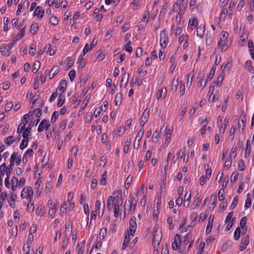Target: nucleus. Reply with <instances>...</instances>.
<instances>
[{
    "label": "nucleus",
    "mask_w": 254,
    "mask_h": 254,
    "mask_svg": "<svg viewBox=\"0 0 254 254\" xmlns=\"http://www.w3.org/2000/svg\"><path fill=\"white\" fill-rule=\"evenodd\" d=\"M162 239V231L158 227H155L153 229L152 245L154 250L157 248Z\"/></svg>",
    "instance_id": "obj_1"
},
{
    "label": "nucleus",
    "mask_w": 254,
    "mask_h": 254,
    "mask_svg": "<svg viewBox=\"0 0 254 254\" xmlns=\"http://www.w3.org/2000/svg\"><path fill=\"white\" fill-rule=\"evenodd\" d=\"M33 195V189L31 187L24 188L21 193V197L22 198L32 199Z\"/></svg>",
    "instance_id": "obj_2"
},
{
    "label": "nucleus",
    "mask_w": 254,
    "mask_h": 254,
    "mask_svg": "<svg viewBox=\"0 0 254 254\" xmlns=\"http://www.w3.org/2000/svg\"><path fill=\"white\" fill-rule=\"evenodd\" d=\"M160 44L162 48H166L168 44V36L165 30L162 31L160 33Z\"/></svg>",
    "instance_id": "obj_3"
},
{
    "label": "nucleus",
    "mask_w": 254,
    "mask_h": 254,
    "mask_svg": "<svg viewBox=\"0 0 254 254\" xmlns=\"http://www.w3.org/2000/svg\"><path fill=\"white\" fill-rule=\"evenodd\" d=\"M121 198L119 199V196H116L113 197L110 196L107 200V208L108 209L111 210L113 207H115V204H117L115 202L116 201L121 202Z\"/></svg>",
    "instance_id": "obj_4"
},
{
    "label": "nucleus",
    "mask_w": 254,
    "mask_h": 254,
    "mask_svg": "<svg viewBox=\"0 0 254 254\" xmlns=\"http://www.w3.org/2000/svg\"><path fill=\"white\" fill-rule=\"evenodd\" d=\"M136 222L135 216H132L129 220V232L131 236H133L136 229Z\"/></svg>",
    "instance_id": "obj_5"
},
{
    "label": "nucleus",
    "mask_w": 254,
    "mask_h": 254,
    "mask_svg": "<svg viewBox=\"0 0 254 254\" xmlns=\"http://www.w3.org/2000/svg\"><path fill=\"white\" fill-rule=\"evenodd\" d=\"M50 126V124L47 120H43L39 125L37 131L39 132H41L43 131L44 129H45L46 130H48Z\"/></svg>",
    "instance_id": "obj_6"
},
{
    "label": "nucleus",
    "mask_w": 254,
    "mask_h": 254,
    "mask_svg": "<svg viewBox=\"0 0 254 254\" xmlns=\"http://www.w3.org/2000/svg\"><path fill=\"white\" fill-rule=\"evenodd\" d=\"M149 113H150V110L147 108L145 109V110L144 111V112L141 116V119H140V126H141V127H143L144 125L147 122V119L149 115Z\"/></svg>",
    "instance_id": "obj_7"
},
{
    "label": "nucleus",
    "mask_w": 254,
    "mask_h": 254,
    "mask_svg": "<svg viewBox=\"0 0 254 254\" xmlns=\"http://www.w3.org/2000/svg\"><path fill=\"white\" fill-rule=\"evenodd\" d=\"M250 241V238L248 235H246L244 238L242 239L240 245V251H243L245 250L247 246L249 245Z\"/></svg>",
    "instance_id": "obj_8"
},
{
    "label": "nucleus",
    "mask_w": 254,
    "mask_h": 254,
    "mask_svg": "<svg viewBox=\"0 0 254 254\" xmlns=\"http://www.w3.org/2000/svg\"><path fill=\"white\" fill-rule=\"evenodd\" d=\"M45 11L42 9V7L41 6H37L34 12V14L35 16H37L38 18L41 19L44 15Z\"/></svg>",
    "instance_id": "obj_9"
},
{
    "label": "nucleus",
    "mask_w": 254,
    "mask_h": 254,
    "mask_svg": "<svg viewBox=\"0 0 254 254\" xmlns=\"http://www.w3.org/2000/svg\"><path fill=\"white\" fill-rule=\"evenodd\" d=\"M167 88L166 87L159 89L156 94V99H159L162 97L164 98L167 94Z\"/></svg>",
    "instance_id": "obj_10"
},
{
    "label": "nucleus",
    "mask_w": 254,
    "mask_h": 254,
    "mask_svg": "<svg viewBox=\"0 0 254 254\" xmlns=\"http://www.w3.org/2000/svg\"><path fill=\"white\" fill-rule=\"evenodd\" d=\"M120 197H121V203L120 201H118L117 204H115L114 216L116 218H117L119 216L120 206L123 203L122 194L121 193H120Z\"/></svg>",
    "instance_id": "obj_11"
},
{
    "label": "nucleus",
    "mask_w": 254,
    "mask_h": 254,
    "mask_svg": "<svg viewBox=\"0 0 254 254\" xmlns=\"http://www.w3.org/2000/svg\"><path fill=\"white\" fill-rule=\"evenodd\" d=\"M0 50L1 54L4 56H8L9 55V48L6 46V44H3L1 45Z\"/></svg>",
    "instance_id": "obj_12"
},
{
    "label": "nucleus",
    "mask_w": 254,
    "mask_h": 254,
    "mask_svg": "<svg viewBox=\"0 0 254 254\" xmlns=\"http://www.w3.org/2000/svg\"><path fill=\"white\" fill-rule=\"evenodd\" d=\"M67 81L63 79L61 81L57 90H59L60 92H61V94H62L65 91Z\"/></svg>",
    "instance_id": "obj_13"
},
{
    "label": "nucleus",
    "mask_w": 254,
    "mask_h": 254,
    "mask_svg": "<svg viewBox=\"0 0 254 254\" xmlns=\"http://www.w3.org/2000/svg\"><path fill=\"white\" fill-rule=\"evenodd\" d=\"M248 47L251 57L254 60V44L251 40H249L248 41Z\"/></svg>",
    "instance_id": "obj_14"
},
{
    "label": "nucleus",
    "mask_w": 254,
    "mask_h": 254,
    "mask_svg": "<svg viewBox=\"0 0 254 254\" xmlns=\"http://www.w3.org/2000/svg\"><path fill=\"white\" fill-rule=\"evenodd\" d=\"M60 71V67L59 66H55L50 70L49 78L52 79Z\"/></svg>",
    "instance_id": "obj_15"
},
{
    "label": "nucleus",
    "mask_w": 254,
    "mask_h": 254,
    "mask_svg": "<svg viewBox=\"0 0 254 254\" xmlns=\"http://www.w3.org/2000/svg\"><path fill=\"white\" fill-rule=\"evenodd\" d=\"M18 179L15 177H13L11 180V189L12 191H15L18 186Z\"/></svg>",
    "instance_id": "obj_16"
},
{
    "label": "nucleus",
    "mask_w": 254,
    "mask_h": 254,
    "mask_svg": "<svg viewBox=\"0 0 254 254\" xmlns=\"http://www.w3.org/2000/svg\"><path fill=\"white\" fill-rule=\"evenodd\" d=\"M128 78L129 74L128 73L125 72L121 80L120 86L122 87L124 86V87H126L128 83Z\"/></svg>",
    "instance_id": "obj_17"
},
{
    "label": "nucleus",
    "mask_w": 254,
    "mask_h": 254,
    "mask_svg": "<svg viewBox=\"0 0 254 254\" xmlns=\"http://www.w3.org/2000/svg\"><path fill=\"white\" fill-rule=\"evenodd\" d=\"M205 32V27L203 25H200L197 29V36L202 38Z\"/></svg>",
    "instance_id": "obj_18"
},
{
    "label": "nucleus",
    "mask_w": 254,
    "mask_h": 254,
    "mask_svg": "<svg viewBox=\"0 0 254 254\" xmlns=\"http://www.w3.org/2000/svg\"><path fill=\"white\" fill-rule=\"evenodd\" d=\"M228 37V33L227 32H222V35L218 41V47L222 44Z\"/></svg>",
    "instance_id": "obj_19"
},
{
    "label": "nucleus",
    "mask_w": 254,
    "mask_h": 254,
    "mask_svg": "<svg viewBox=\"0 0 254 254\" xmlns=\"http://www.w3.org/2000/svg\"><path fill=\"white\" fill-rule=\"evenodd\" d=\"M251 147L250 141L249 140H247V142H246V151H245V157L246 158L248 157L251 154Z\"/></svg>",
    "instance_id": "obj_20"
},
{
    "label": "nucleus",
    "mask_w": 254,
    "mask_h": 254,
    "mask_svg": "<svg viewBox=\"0 0 254 254\" xmlns=\"http://www.w3.org/2000/svg\"><path fill=\"white\" fill-rule=\"evenodd\" d=\"M213 216L212 217V219L210 220V217L209 218V220L207 225L206 229V233L208 234L210 233L212 230V226H213Z\"/></svg>",
    "instance_id": "obj_21"
},
{
    "label": "nucleus",
    "mask_w": 254,
    "mask_h": 254,
    "mask_svg": "<svg viewBox=\"0 0 254 254\" xmlns=\"http://www.w3.org/2000/svg\"><path fill=\"white\" fill-rule=\"evenodd\" d=\"M32 122L30 123L29 124V126L27 128H25L24 131L22 133V136L25 138H28V135L29 133L31 131V127H30V126H32Z\"/></svg>",
    "instance_id": "obj_22"
},
{
    "label": "nucleus",
    "mask_w": 254,
    "mask_h": 254,
    "mask_svg": "<svg viewBox=\"0 0 254 254\" xmlns=\"http://www.w3.org/2000/svg\"><path fill=\"white\" fill-rule=\"evenodd\" d=\"M137 202V199H136L135 198H132L131 199L129 202V211H131L133 210H134L136 205Z\"/></svg>",
    "instance_id": "obj_23"
},
{
    "label": "nucleus",
    "mask_w": 254,
    "mask_h": 254,
    "mask_svg": "<svg viewBox=\"0 0 254 254\" xmlns=\"http://www.w3.org/2000/svg\"><path fill=\"white\" fill-rule=\"evenodd\" d=\"M36 214L40 217H42L45 214L44 207L42 206H39L36 210Z\"/></svg>",
    "instance_id": "obj_24"
},
{
    "label": "nucleus",
    "mask_w": 254,
    "mask_h": 254,
    "mask_svg": "<svg viewBox=\"0 0 254 254\" xmlns=\"http://www.w3.org/2000/svg\"><path fill=\"white\" fill-rule=\"evenodd\" d=\"M41 65V63L39 61H36L33 64V67L32 68V71L34 73H36L38 69L40 68Z\"/></svg>",
    "instance_id": "obj_25"
},
{
    "label": "nucleus",
    "mask_w": 254,
    "mask_h": 254,
    "mask_svg": "<svg viewBox=\"0 0 254 254\" xmlns=\"http://www.w3.org/2000/svg\"><path fill=\"white\" fill-rule=\"evenodd\" d=\"M58 208V205L57 204H54L52 206V207H51L50 209H49V214L52 216V217H54L55 215V213H56V212Z\"/></svg>",
    "instance_id": "obj_26"
},
{
    "label": "nucleus",
    "mask_w": 254,
    "mask_h": 254,
    "mask_svg": "<svg viewBox=\"0 0 254 254\" xmlns=\"http://www.w3.org/2000/svg\"><path fill=\"white\" fill-rule=\"evenodd\" d=\"M238 167L239 170L240 171H243L245 169V168H246L245 163V161L243 160L240 159L238 163Z\"/></svg>",
    "instance_id": "obj_27"
},
{
    "label": "nucleus",
    "mask_w": 254,
    "mask_h": 254,
    "mask_svg": "<svg viewBox=\"0 0 254 254\" xmlns=\"http://www.w3.org/2000/svg\"><path fill=\"white\" fill-rule=\"evenodd\" d=\"M241 234V229L240 227H238L234 233V239L235 240L237 241L239 239Z\"/></svg>",
    "instance_id": "obj_28"
},
{
    "label": "nucleus",
    "mask_w": 254,
    "mask_h": 254,
    "mask_svg": "<svg viewBox=\"0 0 254 254\" xmlns=\"http://www.w3.org/2000/svg\"><path fill=\"white\" fill-rule=\"evenodd\" d=\"M39 29L38 25L37 23H34L31 25L30 27V32L33 35H35L38 31Z\"/></svg>",
    "instance_id": "obj_29"
},
{
    "label": "nucleus",
    "mask_w": 254,
    "mask_h": 254,
    "mask_svg": "<svg viewBox=\"0 0 254 254\" xmlns=\"http://www.w3.org/2000/svg\"><path fill=\"white\" fill-rule=\"evenodd\" d=\"M15 141V138L13 136H8L5 140L4 141V143L8 145H10Z\"/></svg>",
    "instance_id": "obj_30"
},
{
    "label": "nucleus",
    "mask_w": 254,
    "mask_h": 254,
    "mask_svg": "<svg viewBox=\"0 0 254 254\" xmlns=\"http://www.w3.org/2000/svg\"><path fill=\"white\" fill-rule=\"evenodd\" d=\"M53 187V183L52 182H48L46 184L45 191L46 193H49Z\"/></svg>",
    "instance_id": "obj_31"
},
{
    "label": "nucleus",
    "mask_w": 254,
    "mask_h": 254,
    "mask_svg": "<svg viewBox=\"0 0 254 254\" xmlns=\"http://www.w3.org/2000/svg\"><path fill=\"white\" fill-rule=\"evenodd\" d=\"M28 140H29V138H24V139L22 140V141L19 145V148L20 149L23 150L25 147H27V146L28 145Z\"/></svg>",
    "instance_id": "obj_32"
},
{
    "label": "nucleus",
    "mask_w": 254,
    "mask_h": 254,
    "mask_svg": "<svg viewBox=\"0 0 254 254\" xmlns=\"http://www.w3.org/2000/svg\"><path fill=\"white\" fill-rule=\"evenodd\" d=\"M239 197L238 196H235L233 199L232 202L230 206V209L232 210L235 208L237 206L238 202Z\"/></svg>",
    "instance_id": "obj_33"
},
{
    "label": "nucleus",
    "mask_w": 254,
    "mask_h": 254,
    "mask_svg": "<svg viewBox=\"0 0 254 254\" xmlns=\"http://www.w3.org/2000/svg\"><path fill=\"white\" fill-rule=\"evenodd\" d=\"M122 102V94L120 93L116 95L115 103L116 105H120Z\"/></svg>",
    "instance_id": "obj_34"
},
{
    "label": "nucleus",
    "mask_w": 254,
    "mask_h": 254,
    "mask_svg": "<svg viewBox=\"0 0 254 254\" xmlns=\"http://www.w3.org/2000/svg\"><path fill=\"white\" fill-rule=\"evenodd\" d=\"M107 177V173L105 171L104 174L102 175L101 179L100 182V184L102 186H105L106 184V179Z\"/></svg>",
    "instance_id": "obj_35"
},
{
    "label": "nucleus",
    "mask_w": 254,
    "mask_h": 254,
    "mask_svg": "<svg viewBox=\"0 0 254 254\" xmlns=\"http://www.w3.org/2000/svg\"><path fill=\"white\" fill-rule=\"evenodd\" d=\"M107 229L105 228H102L100 230V239L101 240H104L107 235Z\"/></svg>",
    "instance_id": "obj_36"
},
{
    "label": "nucleus",
    "mask_w": 254,
    "mask_h": 254,
    "mask_svg": "<svg viewBox=\"0 0 254 254\" xmlns=\"http://www.w3.org/2000/svg\"><path fill=\"white\" fill-rule=\"evenodd\" d=\"M218 198L220 201L224 200L225 198V190L223 188L220 189L218 191Z\"/></svg>",
    "instance_id": "obj_37"
},
{
    "label": "nucleus",
    "mask_w": 254,
    "mask_h": 254,
    "mask_svg": "<svg viewBox=\"0 0 254 254\" xmlns=\"http://www.w3.org/2000/svg\"><path fill=\"white\" fill-rule=\"evenodd\" d=\"M23 251L24 254H29L30 253V243L27 242L23 247Z\"/></svg>",
    "instance_id": "obj_38"
},
{
    "label": "nucleus",
    "mask_w": 254,
    "mask_h": 254,
    "mask_svg": "<svg viewBox=\"0 0 254 254\" xmlns=\"http://www.w3.org/2000/svg\"><path fill=\"white\" fill-rule=\"evenodd\" d=\"M236 3V2L234 1L233 0H232L230 3V4L229 6V9L230 12L228 13V16L230 17L232 16V10L235 6Z\"/></svg>",
    "instance_id": "obj_39"
},
{
    "label": "nucleus",
    "mask_w": 254,
    "mask_h": 254,
    "mask_svg": "<svg viewBox=\"0 0 254 254\" xmlns=\"http://www.w3.org/2000/svg\"><path fill=\"white\" fill-rule=\"evenodd\" d=\"M189 25L190 26H193L195 27L197 26L198 22L196 18H193L191 20L190 19L189 21Z\"/></svg>",
    "instance_id": "obj_40"
},
{
    "label": "nucleus",
    "mask_w": 254,
    "mask_h": 254,
    "mask_svg": "<svg viewBox=\"0 0 254 254\" xmlns=\"http://www.w3.org/2000/svg\"><path fill=\"white\" fill-rule=\"evenodd\" d=\"M250 194L248 193L247 194V198L246 200V202L245 204V207L246 208H248L251 205L252 199L250 197Z\"/></svg>",
    "instance_id": "obj_41"
},
{
    "label": "nucleus",
    "mask_w": 254,
    "mask_h": 254,
    "mask_svg": "<svg viewBox=\"0 0 254 254\" xmlns=\"http://www.w3.org/2000/svg\"><path fill=\"white\" fill-rule=\"evenodd\" d=\"M64 97L60 95L59 97V101L57 103L58 107H61L64 103Z\"/></svg>",
    "instance_id": "obj_42"
},
{
    "label": "nucleus",
    "mask_w": 254,
    "mask_h": 254,
    "mask_svg": "<svg viewBox=\"0 0 254 254\" xmlns=\"http://www.w3.org/2000/svg\"><path fill=\"white\" fill-rule=\"evenodd\" d=\"M144 128L143 127H141V128L140 129L139 131L138 132L137 135H136L135 138L136 140H140L142 138V137L144 134Z\"/></svg>",
    "instance_id": "obj_43"
},
{
    "label": "nucleus",
    "mask_w": 254,
    "mask_h": 254,
    "mask_svg": "<svg viewBox=\"0 0 254 254\" xmlns=\"http://www.w3.org/2000/svg\"><path fill=\"white\" fill-rule=\"evenodd\" d=\"M181 1L180 0H177L174 3L173 8V11H177L179 9L181 8Z\"/></svg>",
    "instance_id": "obj_44"
},
{
    "label": "nucleus",
    "mask_w": 254,
    "mask_h": 254,
    "mask_svg": "<svg viewBox=\"0 0 254 254\" xmlns=\"http://www.w3.org/2000/svg\"><path fill=\"white\" fill-rule=\"evenodd\" d=\"M59 117V112L57 111H55L52 114L51 119V122L52 123H55Z\"/></svg>",
    "instance_id": "obj_45"
},
{
    "label": "nucleus",
    "mask_w": 254,
    "mask_h": 254,
    "mask_svg": "<svg viewBox=\"0 0 254 254\" xmlns=\"http://www.w3.org/2000/svg\"><path fill=\"white\" fill-rule=\"evenodd\" d=\"M245 125L246 121L245 119H242L241 121L238 122L239 127L242 129V131H243L245 129Z\"/></svg>",
    "instance_id": "obj_46"
},
{
    "label": "nucleus",
    "mask_w": 254,
    "mask_h": 254,
    "mask_svg": "<svg viewBox=\"0 0 254 254\" xmlns=\"http://www.w3.org/2000/svg\"><path fill=\"white\" fill-rule=\"evenodd\" d=\"M97 54V59L98 60L99 62L102 61L105 58V55L102 53L101 51L99 50Z\"/></svg>",
    "instance_id": "obj_47"
},
{
    "label": "nucleus",
    "mask_w": 254,
    "mask_h": 254,
    "mask_svg": "<svg viewBox=\"0 0 254 254\" xmlns=\"http://www.w3.org/2000/svg\"><path fill=\"white\" fill-rule=\"evenodd\" d=\"M236 130V127L233 126L231 127L230 132H229V136L230 137H231V140H232L234 138Z\"/></svg>",
    "instance_id": "obj_48"
},
{
    "label": "nucleus",
    "mask_w": 254,
    "mask_h": 254,
    "mask_svg": "<svg viewBox=\"0 0 254 254\" xmlns=\"http://www.w3.org/2000/svg\"><path fill=\"white\" fill-rule=\"evenodd\" d=\"M68 242V238L66 234L65 233V238L64 239L63 241L62 242V248L65 249L66 247V246H67Z\"/></svg>",
    "instance_id": "obj_49"
},
{
    "label": "nucleus",
    "mask_w": 254,
    "mask_h": 254,
    "mask_svg": "<svg viewBox=\"0 0 254 254\" xmlns=\"http://www.w3.org/2000/svg\"><path fill=\"white\" fill-rule=\"evenodd\" d=\"M76 75V71L74 69L71 70L68 73V76L71 81H72Z\"/></svg>",
    "instance_id": "obj_50"
},
{
    "label": "nucleus",
    "mask_w": 254,
    "mask_h": 254,
    "mask_svg": "<svg viewBox=\"0 0 254 254\" xmlns=\"http://www.w3.org/2000/svg\"><path fill=\"white\" fill-rule=\"evenodd\" d=\"M179 83V78H178L176 80H174L172 82V90L176 91L177 90L178 84Z\"/></svg>",
    "instance_id": "obj_51"
},
{
    "label": "nucleus",
    "mask_w": 254,
    "mask_h": 254,
    "mask_svg": "<svg viewBox=\"0 0 254 254\" xmlns=\"http://www.w3.org/2000/svg\"><path fill=\"white\" fill-rule=\"evenodd\" d=\"M26 127V124L25 123H21L17 129V132L18 133H20L22 132V130H24L25 128Z\"/></svg>",
    "instance_id": "obj_52"
},
{
    "label": "nucleus",
    "mask_w": 254,
    "mask_h": 254,
    "mask_svg": "<svg viewBox=\"0 0 254 254\" xmlns=\"http://www.w3.org/2000/svg\"><path fill=\"white\" fill-rule=\"evenodd\" d=\"M131 44V41H129L125 45V50L128 52L129 53H131L132 51V47L130 46Z\"/></svg>",
    "instance_id": "obj_53"
},
{
    "label": "nucleus",
    "mask_w": 254,
    "mask_h": 254,
    "mask_svg": "<svg viewBox=\"0 0 254 254\" xmlns=\"http://www.w3.org/2000/svg\"><path fill=\"white\" fill-rule=\"evenodd\" d=\"M17 154L15 153H13L10 158V164L11 165H14V161L17 157Z\"/></svg>",
    "instance_id": "obj_54"
},
{
    "label": "nucleus",
    "mask_w": 254,
    "mask_h": 254,
    "mask_svg": "<svg viewBox=\"0 0 254 254\" xmlns=\"http://www.w3.org/2000/svg\"><path fill=\"white\" fill-rule=\"evenodd\" d=\"M189 40V36L187 35H185L183 34L179 38V42L180 43H183L184 41L187 42Z\"/></svg>",
    "instance_id": "obj_55"
},
{
    "label": "nucleus",
    "mask_w": 254,
    "mask_h": 254,
    "mask_svg": "<svg viewBox=\"0 0 254 254\" xmlns=\"http://www.w3.org/2000/svg\"><path fill=\"white\" fill-rule=\"evenodd\" d=\"M50 22L53 25H56L58 23V20L56 16H52L50 18Z\"/></svg>",
    "instance_id": "obj_56"
},
{
    "label": "nucleus",
    "mask_w": 254,
    "mask_h": 254,
    "mask_svg": "<svg viewBox=\"0 0 254 254\" xmlns=\"http://www.w3.org/2000/svg\"><path fill=\"white\" fill-rule=\"evenodd\" d=\"M223 77L224 74L223 73H221L217 78V83H216V86H220L222 82V81L223 80Z\"/></svg>",
    "instance_id": "obj_57"
},
{
    "label": "nucleus",
    "mask_w": 254,
    "mask_h": 254,
    "mask_svg": "<svg viewBox=\"0 0 254 254\" xmlns=\"http://www.w3.org/2000/svg\"><path fill=\"white\" fill-rule=\"evenodd\" d=\"M208 177L205 175H202L199 179V184L201 186H203L206 183V180L208 179Z\"/></svg>",
    "instance_id": "obj_58"
},
{
    "label": "nucleus",
    "mask_w": 254,
    "mask_h": 254,
    "mask_svg": "<svg viewBox=\"0 0 254 254\" xmlns=\"http://www.w3.org/2000/svg\"><path fill=\"white\" fill-rule=\"evenodd\" d=\"M247 221V218L245 216L243 217L240 221V225L242 227L243 230H244V226L246 225Z\"/></svg>",
    "instance_id": "obj_59"
},
{
    "label": "nucleus",
    "mask_w": 254,
    "mask_h": 254,
    "mask_svg": "<svg viewBox=\"0 0 254 254\" xmlns=\"http://www.w3.org/2000/svg\"><path fill=\"white\" fill-rule=\"evenodd\" d=\"M215 69H216L215 66H213V67L211 69L210 72L207 79H208L209 80H211L212 78V77L214 74Z\"/></svg>",
    "instance_id": "obj_60"
},
{
    "label": "nucleus",
    "mask_w": 254,
    "mask_h": 254,
    "mask_svg": "<svg viewBox=\"0 0 254 254\" xmlns=\"http://www.w3.org/2000/svg\"><path fill=\"white\" fill-rule=\"evenodd\" d=\"M230 0H220L219 5L221 8L225 7L229 3Z\"/></svg>",
    "instance_id": "obj_61"
},
{
    "label": "nucleus",
    "mask_w": 254,
    "mask_h": 254,
    "mask_svg": "<svg viewBox=\"0 0 254 254\" xmlns=\"http://www.w3.org/2000/svg\"><path fill=\"white\" fill-rule=\"evenodd\" d=\"M6 165L5 163H3L0 166V173L1 175H3L6 172Z\"/></svg>",
    "instance_id": "obj_62"
},
{
    "label": "nucleus",
    "mask_w": 254,
    "mask_h": 254,
    "mask_svg": "<svg viewBox=\"0 0 254 254\" xmlns=\"http://www.w3.org/2000/svg\"><path fill=\"white\" fill-rule=\"evenodd\" d=\"M92 113H87L86 116V117H85V123H89L92 121Z\"/></svg>",
    "instance_id": "obj_63"
},
{
    "label": "nucleus",
    "mask_w": 254,
    "mask_h": 254,
    "mask_svg": "<svg viewBox=\"0 0 254 254\" xmlns=\"http://www.w3.org/2000/svg\"><path fill=\"white\" fill-rule=\"evenodd\" d=\"M42 113V111L40 108H37L34 111V116L36 118L40 117Z\"/></svg>",
    "instance_id": "obj_64"
}]
</instances>
